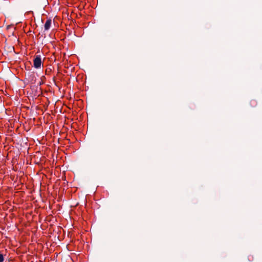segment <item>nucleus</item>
I'll use <instances>...</instances> for the list:
<instances>
[{"mask_svg": "<svg viewBox=\"0 0 262 262\" xmlns=\"http://www.w3.org/2000/svg\"><path fill=\"white\" fill-rule=\"evenodd\" d=\"M41 64L42 61L40 56L39 55L36 56L33 59V65L34 68L36 69L40 68Z\"/></svg>", "mask_w": 262, "mask_h": 262, "instance_id": "f257e3e1", "label": "nucleus"}, {"mask_svg": "<svg viewBox=\"0 0 262 262\" xmlns=\"http://www.w3.org/2000/svg\"><path fill=\"white\" fill-rule=\"evenodd\" d=\"M51 23H52V19L51 18H49L47 20V21H46L45 25H44V28H45V31H47L50 28L51 26Z\"/></svg>", "mask_w": 262, "mask_h": 262, "instance_id": "f03ea898", "label": "nucleus"}, {"mask_svg": "<svg viewBox=\"0 0 262 262\" xmlns=\"http://www.w3.org/2000/svg\"><path fill=\"white\" fill-rule=\"evenodd\" d=\"M4 260V256L2 254L0 253V262H3Z\"/></svg>", "mask_w": 262, "mask_h": 262, "instance_id": "20e7f679", "label": "nucleus"}, {"mask_svg": "<svg viewBox=\"0 0 262 262\" xmlns=\"http://www.w3.org/2000/svg\"><path fill=\"white\" fill-rule=\"evenodd\" d=\"M251 107H254L257 105V101L254 99H252L250 102Z\"/></svg>", "mask_w": 262, "mask_h": 262, "instance_id": "7ed1b4c3", "label": "nucleus"}, {"mask_svg": "<svg viewBox=\"0 0 262 262\" xmlns=\"http://www.w3.org/2000/svg\"><path fill=\"white\" fill-rule=\"evenodd\" d=\"M248 259H249V260H250V261H251V260H252L253 259V256H249Z\"/></svg>", "mask_w": 262, "mask_h": 262, "instance_id": "39448f33", "label": "nucleus"}]
</instances>
